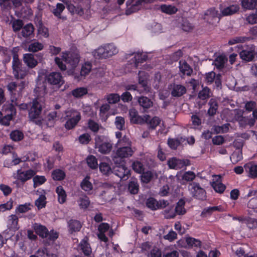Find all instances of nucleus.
<instances>
[{
  "label": "nucleus",
  "instance_id": "f257e3e1",
  "mask_svg": "<svg viewBox=\"0 0 257 257\" xmlns=\"http://www.w3.org/2000/svg\"><path fill=\"white\" fill-rule=\"evenodd\" d=\"M29 117L31 120L34 122L37 125H41V119L39 116L42 111L43 103L41 98H36L29 104Z\"/></svg>",
  "mask_w": 257,
  "mask_h": 257
},
{
  "label": "nucleus",
  "instance_id": "f03ea898",
  "mask_svg": "<svg viewBox=\"0 0 257 257\" xmlns=\"http://www.w3.org/2000/svg\"><path fill=\"white\" fill-rule=\"evenodd\" d=\"M117 52L116 48L113 45L108 44L99 47L93 52V54L96 59H106L116 54Z\"/></svg>",
  "mask_w": 257,
  "mask_h": 257
},
{
  "label": "nucleus",
  "instance_id": "7ed1b4c3",
  "mask_svg": "<svg viewBox=\"0 0 257 257\" xmlns=\"http://www.w3.org/2000/svg\"><path fill=\"white\" fill-rule=\"evenodd\" d=\"M134 151L131 147L123 146L119 147L116 150V153L112 157V160L115 164H120L122 159L128 158L133 155Z\"/></svg>",
  "mask_w": 257,
  "mask_h": 257
},
{
  "label": "nucleus",
  "instance_id": "20e7f679",
  "mask_svg": "<svg viewBox=\"0 0 257 257\" xmlns=\"http://www.w3.org/2000/svg\"><path fill=\"white\" fill-rule=\"evenodd\" d=\"M66 114L67 120L65 124V127L67 130L72 129L80 120V113L75 110H69L66 112Z\"/></svg>",
  "mask_w": 257,
  "mask_h": 257
},
{
  "label": "nucleus",
  "instance_id": "39448f33",
  "mask_svg": "<svg viewBox=\"0 0 257 257\" xmlns=\"http://www.w3.org/2000/svg\"><path fill=\"white\" fill-rule=\"evenodd\" d=\"M188 190L192 196L199 200H205L206 197L205 190L197 182H191L188 185Z\"/></svg>",
  "mask_w": 257,
  "mask_h": 257
},
{
  "label": "nucleus",
  "instance_id": "423d86ee",
  "mask_svg": "<svg viewBox=\"0 0 257 257\" xmlns=\"http://www.w3.org/2000/svg\"><path fill=\"white\" fill-rule=\"evenodd\" d=\"M103 136H97L95 138V148L102 154L109 153L112 149V145L108 141L104 140Z\"/></svg>",
  "mask_w": 257,
  "mask_h": 257
},
{
  "label": "nucleus",
  "instance_id": "0eeeda50",
  "mask_svg": "<svg viewBox=\"0 0 257 257\" xmlns=\"http://www.w3.org/2000/svg\"><path fill=\"white\" fill-rule=\"evenodd\" d=\"M45 82L50 85L56 86L57 88H59L64 83L61 74L57 72H53L46 76Z\"/></svg>",
  "mask_w": 257,
  "mask_h": 257
},
{
  "label": "nucleus",
  "instance_id": "6e6552de",
  "mask_svg": "<svg viewBox=\"0 0 257 257\" xmlns=\"http://www.w3.org/2000/svg\"><path fill=\"white\" fill-rule=\"evenodd\" d=\"M63 59L70 66L72 69H74L78 65L80 61V56L77 52L66 54L62 56Z\"/></svg>",
  "mask_w": 257,
  "mask_h": 257
},
{
  "label": "nucleus",
  "instance_id": "1a4fd4ad",
  "mask_svg": "<svg viewBox=\"0 0 257 257\" xmlns=\"http://www.w3.org/2000/svg\"><path fill=\"white\" fill-rule=\"evenodd\" d=\"M168 165L170 169L178 170L189 165V161L188 160H180L174 157L168 161Z\"/></svg>",
  "mask_w": 257,
  "mask_h": 257
},
{
  "label": "nucleus",
  "instance_id": "9d476101",
  "mask_svg": "<svg viewBox=\"0 0 257 257\" xmlns=\"http://www.w3.org/2000/svg\"><path fill=\"white\" fill-rule=\"evenodd\" d=\"M169 89L173 97H180L186 92L185 87L181 84H172L170 85Z\"/></svg>",
  "mask_w": 257,
  "mask_h": 257
},
{
  "label": "nucleus",
  "instance_id": "9b49d317",
  "mask_svg": "<svg viewBox=\"0 0 257 257\" xmlns=\"http://www.w3.org/2000/svg\"><path fill=\"white\" fill-rule=\"evenodd\" d=\"M114 173L120 179L126 180L130 175V171L124 166L120 165L114 169Z\"/></svg>",
  "mask_w": 257,
  "mask_h": 257
},
{
  "label": "nucleus",
  "instance_id": "f8f14e48",
  "mask_svg": "<svg viewBox=\"0 0 257 257\" xmlns=\"http://www.w3.org/2000/svg\"><path fill=\"white\" fill-rule=\"evenodd\" d=\"M35 174V172L32 169L26 171L18 170L17 171V179L23 182H25L33 177Z\"/></svg>",
  "mask_w": 257,
  "mask_h": 257
},
{
  "label": "nucleus",
  "instance_id": "ddd939ff",
  "mask_svg": "<svg viewBox=\"0 0 257 257\" xmlns=\"http://www.w3.org/2000/svg\"><path fill=\"white\" fill-rule=\"evenodd\" d=\"M33 228L36 233L42 238H47L48 236L49 231L46 227L44 225L35 223L33 225Z\"/></svg>",
  "mask_w": 257,
  "mask_h": 257
},
{
  "label": "nucleus",
  "instance_id": "4468645a",
  "mask_svg": "<svg viewBox=\"0 0 257 257\" xmlns=\"http://www.w3.org/2000/svg\"><path fill=\"white\" fill-rule=\"evenodd\" d=\"M256 53L252 49H247L242 50L239 53L240 57L244 61L249 62L253 60Z\"/></svg>",
  "mask_w": 257,
  "mask_h": 257
},
{
  "label": "nucleus",
  "instance_id": "2eb2a0df",
  "mask_svg": "<svg viewBox=\"0 0 257 257\" xmlns=\"http://www.w3.org/2000/svg\"><path fill=\"white\" fill-rule=\"evenodd\" d=\"M139 84L142 86L143 91L146 93L150 92L151 87L148 85L147 78L144 72L140 71L138 74Z\"/></svg>",
  "mask_w": 257,
  "mask_h": 257
},
{
  "label": "nucleus",
  "instance_id": "dca6fc26",
  "mask_svg": "<svg viewBox=\"0 0 257 257\" xmlns=\"http://www.w3.org/2000/svg\"><path fill=\"white\" fill-rule=\"evenodd\" d=\"M24 62L29 68H33L38 64V61L35 59L32 54H25L23 56Z\"/></svg>",
  "mask_w": 257,
  "mask_h": 257
},
{
  "label": "nucleus",
  "instance_id": "f3484780",
  "mask_svg": "<svg viewBox=\"0 0 257 257\" xmlns=\"http://www.w3.org/2000/svg\"><path fill=\"white\" fill-rule=\"evenodd\" d=\"M25 87V82L22 81L20 84L16 82H12L7 85L8 89L12 93L15 91H17L18 93L21 92Z\"/></svg>",
  "mask_w": 257,
  "mask_h": 257
},
{
  "label": "nucleus",
  "instance_id": "a211bd4d",
  "mask_svg": "<svg viewBox=\"0 0 257 257\" xmlns=\"http://www.w3.org/2000/svg\"><path fill=\"white\" fill-rule=\"evenodd\" d=\"M245 171L248 173V176L255 178L257 177V165L252 163L246 164L244 166Z\"/></svg>",
  "mask_w": 257,
  "mask_h": 257
},
{
  "label": "nucleus",
  "instance_id": "6ab92c4d",
  "mask_svg": "<svg viewBox=\"0 0 257 257\" xmlns=\"http://www.w3.org/2000/svg\"><path fill=\"white\" fill-rule=\"evenodd\" d=\"M34 27L31 23L25 25L22 28L21 34L24 38H31L34 35Z\"/></svg>",
  "mask_w": 257,
  "mask_h": 257
},
{
  "label": "nucleus",
  "instance_id": "aec40b11",
  "mask_svg": "<svg viewBox=\"0 0 257 257\" xmlns=\"http://www.w3.org/2000/svg\"><path fill=\"white\" fill-rule=\"evenodd\" d=\"M79 247L85 255L89 256V257H93V255L91 256V248L87 240L83 239L79 244Z\"/></svg>",
  "mask_w": 257,
  "mask_h": 257
},
{
  "label": "nucleus",
  "instance_id": "412c9836",
  "mask_svg": "<svg viewBox=\"0 0 257 257\" xmlns=\"http://www.w3.org/2000/svg\"><path fill=\"white\" fill-rule=\"evenodd\" d=\"M128 190L132 194H137L139 190V185L136 179H132L128 184Z\"/></svg>",
  "mask_w": 257,
  "mask_h": 257
},
{
  "label": "nucleus",
  "instance_id": "4be33fe9",
  "mask_svg": "<svg viewBox=\"0 0 257 257\" xmlns=\"http://www.w3.org/2000/svg\"><path fill=\"white\" fill-rule=\"evenodd\" d=\"M208 104L210 107L207 111V114L209 116H213L216 114V111L218 109V103L217 101L213 98L210 99Z\"/></svg>",
  "mask_w": 257,
  "mask_h": 257
},
{
  "label": "nucleus",
  "instance_id": "5701e85b",
  "mask_svg": "<svg viewBox=\"0 0 257 257\" xmlns=\"http://www.w3.org/2000/svg\"><path fill=\"white\" fill-rule=\"evenodd\" d=\"M145 0H137L136 3L130 6V8L126 10L125 14L127 15H130L133 13H135L141 9L143 3L145 2Z\"/></svg>",
  "mask_w": 257,
  "mask_h": 257
},
{
  "label": "nucleus",
  "instance_id": "b1692460",
  "mask_svg": "<svg viewBox=\"0 0 257 257\" xmlns=\"http://www.w3.org/2000/svg\"><path fill=\"white\" fill-rule=\"evenodd\" d=\"M14 76L17 79H23L28 74L26 68L20 67L18 69L13 70Z\"/></svg>",
  "mask_w": 257,
  "mask_h": 257
},
{
  "label": "nucleus",
  "instance_id": "393cba45",
  "mask_svg": "<svg viewBox=\"0 0 257 257\" xmlns=\"http://www.w3.org/2000/svg\"><path fill=\"white\" fill-rule=\"evenodd\" d=\"M81 226L80 222L78 220L72 219L68 222L69 230L71 233L79 231Z\"/></svg>",
  "mask_w": 257,
  "mask_h": 257
},
{
  "label": "nucleus",
  "instance_id": "a878e982",
  "mask_svg": "<svg viewBox=\"0 0 257 257\" xmlns=\"http://www.w3.org/2000/svg\"><path fill=\"white\" fill-rule=\"evenodd\" d=\"M179 69L181 73L184 75H190L192 72V69L187 63L186 62L183 61L179 62Z\"/></svg>",
  "mask_w": 257,
  "mask_h": 257
},
{
  "label": "nucleus",
  "instance_id": "bb28decb",
  "mask_svg": "<svg viewBox=\"0 0 257 257\" xmlns=\"http://www.w3.org/2000/svg\"><path fill=\"white\" fill-rule=\"evenodd\" d=\"M138 101L139 104L144 108H149L152 106L153 104L150 99L145 96L139 97Z\"/></svg>",
  "mask_w": 257,
  "mask_h": 257
},
{
  "label": "nucleus",
  "instance_id": "cd10ccee",
  "mask_svg": "<svg viewBox=\"0 0 257 257\" xmlns=\"http://www.w3.org/2000/svg\"><path fill=\"white\" fill-rule=\"evenodd\" d=\"M148 57L146 53H138L135 54L134 57V66L137 68L138 66V64L140 63H143L146 61Z\"/></svg>",
  "mask_w": 257,
  "mask_h": 257
},
{
  "label": "nucleus",
  "instance_id": "c85d7f7f",
  "mask_svg": "<svg viewBox=\"0 0 257 257\" xmlns=\"http://www.w3.org/2000/svg\"><path fill=\"white\" fill-rule=\"evenodd\" d=\"M256 6V0H242L241 6L245 10H253Z\"/></svg>",
  "mask_w": 257,
  "mask_h": 257
},
{
  "label": "nucleus",
  "instance_id": "c756f323",
  "mask_svg": "<svg viewBox=\"0 0 257 257\" xmlns=\"http://www.w3.org/2000/svg\"><path fill=\"white\" fill-rule=\"evenodd\" d=\"M239 10L237 5H232L224 8L221 12L223 16H229L236 13Z\"/></svg>",
  "mask_w": 257,
  "mask_h": 257
},
{
  "label": "nucleus",
  "instance_id": "7c9ffc66",
  "mask_svg": "<svg viewBox=\"0 0 257 257\" xmlns=\"http://www.w3.org/2000/svg\"><path fill=\"white\" fill-rule=\"evenodd\" d=\"M205 16L208 17L209 18L216 19L217 22H219L221 17L220 14L214 8L208 10L205 13Z\"/></svg>",
  "mask_w": 257,
  "mask_h": 257
},
{
  "label": "nucleus",
  "instance_id": "2f4dec72",
  "mask_svg": "<svg viewBox=\"0 0 257 257\" xmlns=\"http://www.w3.org/2000/svg\"><path fill=\"white\" fill-rule=\"evenodd\" d=\"M227 58L222 55L218 56L214 61V64L218 69H222L224 66V64L227 62Z\"/></svg>",
  "mask_w": 257,
  "mask_h": 257
},
{
  "label": "nucleus",
  "instance_id": "473e14b6",
  "mask_svg": "<svg viewBox=\"0 0 257 257\" xmlns=\"http://www.w3.org/2000/svg\"><path fill=\"white\" fill-rule=\"evenodd\" d=\"M161 10L162 12L169 15L175 14L177 12V9L172 5H163L161 6Z\"/></svg>",
  "mask_w": 257,
  "mask_h": 257
},
{
  "label": "nucleus",
  "instance_id": "72a5a7b5",
  "mask_svg": "<svg viewBox=\"0 0 257 257\" xmlns=\"http://www.w3.org/2000/svg\"><path fill=\"white\" fill-rule=\"evenodd\" d=\"M56 192L58 194V199L59 203L62 204L66 201V194L63 187L59 186L56 188Z\"/></svg>",
  "mask_w": 257,
  "mask_h": 257
},
{
  "label": "nucleus",
  "instance_id": "f704fd0d",
  "mask_svg": "<svg viewBox=\"0 0 257 257\" xmlns=\"http://www.w3.org/2000/svg\"><path fill=\"white\" fill-rule=\"evenodd\" d=\"M212 186L216 192L219 193H223L226 188V186L218 179L212 183Z\"/></svg>",
  "mask_w": 257,
  "mask_h": 257
},
{
  "label": "nucleus",
  "instance_id": "c9c22d12",
  "mask_svg": "<svg viewBox=\"0 0 257 257\" xmlns=\"http://www.w3.org/2000/svg\"><path fill=\"white\" fill-rule=\"evenodd\" d=\"M87 93V89L84 87L77 88L71 91V94L75 97L79 98Z\"/></svg>",
  "mask_w": 257,
  "mask_h": 257
},
{
  "label": "nucleus",
  "instance_id": "e433bc0d",
  "mask_svg": "<svg viewBox=\"0 0 257 257\" xmlns=\"http://www.w3.org/2000/svg\"><path fill=\"white\" fill-rule=\"evenodd\" d=\"M185 201L183 199H180L177 202L175 207V212L178 215H183L186 212L184 208Z\"/></svg>",
  "mask_w": 257,
  "mask_h": 257
},
{
  "label": "nucleus",
  "instance_id": "4c0bfd02",
  "mask_svg": "<svg viewBox=\"0 0 257 257\" xmlns=\"http://www.w3.org/2000/svg\"><path fill=\"white\" fill-rule=\"evenodd\" d=\"M146 205L152 210L158 209V201L154 198L150 197L148 198L146 201Z\"/></svg>",
  "mask_w": 257,
  "mask_h": 257
},
{
  "label": "nucleus",
  "instance_id": "58836bf2",
  "mask_svg": "<svg viewBox=\"0 0 257 257\" xmlns=\"http://www.w3.org/2000/svg\"><path fill=\"white\" fill-rule=\"evenodd\" d=\"M115 145L117 147H121L123 146L131 147V142L126 136H124L122 138L118 140Z\"/></svg>",
  "mask_w": 257,
  "mask_h": 257
},
{
  "label": "nucleus",
  "instance_id": "ea45409f",
  "mask_svg": "<svg viewBox=\"0 0 257 257\" xmlns=\"http://www.w3.org/2000/svg\"><path fill=\"white\" fill-rule=\"evenodd\" d=\"M13 63L12 67L13 70L16 69H18L19 67L22 66V64L19 59L18 55L15 52L13 51Z\"/></svg>",
  "mask_w": 257,
  "mask_h": 257
},
{
  "label": "nucleus",
  "instance_id": "a19ab883",
  "mask_svg": "<svg viewBox=\"0 0 257 257\" xmlns=\"http://www.w3.org/2000/svg\"><path fill=\"white\" fill-rule=\"evenodd\" d=\"M46 198L44 195H41L35 201V204L38 209H40L45 207L46 204Z\"/></svg>",
  "mask_w": 257,
  "mask_h": 257
},
{
  "label": "nucleus",
  "instance_id": "79ce46f5",
  "mask_svg": "<svg viewBox=\"0 0 257 257\" xmlns=\"http://www.w3.org/2000/svg\"><path fill=\"white\" fill-rule=\"evenodd\" d=\"M43 48V45L42 43L38 42H35L31 43L28 48L30 52H36L39 50H41Z\"/></svg>",
  "mask_w": 257,
  "mask_h": 257
},
{
  "label": "nucleus",
  "instance_id": "37998d69",
  "mask_svg": "<svg viewBox=\"0 0 257 257\" xmlns=\"http://www.w3.org/2000/svg\"><path fill=\"white\" fill-rule=\"evenodd\" d=\"M229 123H225L221 126L215 125L213 126V130L216 134L226 133L229 130Z\"/></svg>",
  "mask_w": 257,
  "mask_h": 257
},
{
  "label": "nucleus",
  "instance_id": "c03bdc74",
  "mask_svg": "<svg viewBox=\"0 0 257 257\" xmlns=\"http://www.w3.org/2000/svg\"><path fill=\"white\" fill-rule=\"evenodd\" d=\"M87 163L90 168L94 169L97 168L98 164L95 157L90 155L87 158Z\"/></svg>",
  "mask_w": 257,
  "mask_h": 257
},
{
  "label": "nucleus",
  "instance_id": "a18cd8bd",
  "mask_svg": "<svg viewBox=\"0 0 257 257\" xmlns=\"http://www.w3.org/2000/svg\"><path fill=\"white\" fill-rule=\"evenodd\" d=\"M92 68L91 64L89 62L85 63L82 66L80 75L82 76H85L89 74Z\"/></svg>",
  "mask_w": 257,
  "mask_h": 257
},
{
  "label": "nucleus",
  "instance_id": "49530a36",
  "mask_svg": "<svg viewBox=\"0 0 257 257\" xmlns=\"http://www.w3.org/2000/svg\"><path fill=\"white\" fill-rule=\"evenodd\" d=\"M11 138L14 141H20L23 139V134L20 131L16 130L10 134Z\"/></svg>",
  "mask_w": 257,
  "mask_h": 257
},
{
  "label": "nucleus",
  "instance_id": "de8ad7c7",
  "mask_svg": "<svg viewBox=\"0 0 257 257\" xmlns=\"http://www.w3.org/2000/svg\"><path fill=\"white\" fill-rule=\"evenodd\" d=\"M79 201V205L81 208L86 209L90 204L89 198L85 195L80 197Z\"/></svg>",
  "mask_w": 257,
  "mask_h": 257
},
{
  "label": "nucleus",
  "instance_id": "09e8293b",
  "mask_svg": "<svg viewBox=\"0 0 257 257\" xmlns=\"http://www.w3.org/2000/svg\"><path fill=\"white\" fill-rule=\"evenodd\" d=\"M52 176L53 179L55 180H61L64 178L65 174L62 170L58 169L54 170Z\"/></svg>",
  "mask_w": 257,
  "mask_h": 257
},
{
  "label": "nucleus",
  "instance_id": "8fccbe9b",
  "mask_svg": "<svg viewBox=\"0 0 257 257\" xmlns=\"http://www.w3.org/2000/svg\"><path fill=\"white\" fill-rule=\"evenodd\" d=\"M99 170L104 175H109L112 172L109 165L106 163H101L99 165Z\"/></svg>",
  "mask_w": 257,
  "mask_h": 257
},
{
  "label": "nucleus",
  "instance_id": "3c124183",
  "mask_svg": "<svg viewBox=\"0 0 257 257\" xmlns=\"http://www.w3.org/2000/svg\"><path fill=\"white\" fill-rule=\"evenodd\" d=\"M106 99L110 104L117 103L120 100V96L116 93H111L106 96Z\"/></svg>",
  "mask_w": 257,
  "mask_h": 257
},
{
  "label": "nucleus",
  "instance_id": "603ef678",
  "mask_svg": "<svg viewBox=\"0 0 257 257\" xmlns=\"http://www.w3.org/2000/svg\"><path fill=\"white\" fill-rule=\"evenodd\" d=\"M150 118V116L149 115H145L143 116L138 115L132 123L136 124H143L146 122H148Z\"/></svg>",
  "mask_w": 257,
  "mask_h": 257
},
{
  "label": "nucleus",
  "instance_id": "864d4df0",
  "mask_svg": "<svg viewBox=\"0 0 257 257\" xmlns=\"http://www.w3.org/2000/svg\"><path fill=\"white\" fill-rule=\"evenodd\" d=\"M141 181L145 183H148L153 178V174L151 172L147 171L143 172L141 176Z\"/></svg>",
  "mask_w": 257,
  "mask_h": 257
},
{
  "label": "nucleus",
  "instance_id": "5fc2aeb1",
  "mask_svg": "<svg viewBox=\"0 0 257 257\" xmlns=\"http://www.w3.org/2000/svg\"><path fill=\"white\" fill-rule=\"evenodd\" d=\"M64 9L65 6L63 4L58 3L56 5V8L53 10V13L56 17L61 18V14Z\"/></svg>",
  "mask_w": 257,
  "mask_h": 257
},
{
  "label": "nucleus",
  "instance_id": "6e6d98bb",
  "mask_svg": "<svg viewBox=\"0 0 257 257\" xmlns=\"http://www.w3.org/2000/svg\"><path fill=\"white\" fill-rule=\"evenodd\" d=\"M125 121L123 117L121 116H116L115 117V125L119 130H122L124 127Z\"/></svg>",
  "mask_w": 257,
  "mask_h": 257
},
{
  "label": "nucleus",
  "instance_id": "4d7b16f0",
  "mask_svg": "<svg viewBox=\"0 0 257 257\" xmlns=\"http://www.w3.org/2000/svg\"><path fill=\"white\" fill-rule=\"evenodd\" d=\"M210 96V89L207 87L204 88L198 94V97L202 100L208 98Z\"/></svg>",
  "mask_w": 257,
  "mask_h": 257
},
{
  "label": "nucleus",
  "instance_id": "13d9d810",
  "mask_svg": "<svg viewBox=\"0 0 257 257\" xmlns=\"http://www.w3.org/2000/svg\"><path fill=\"white\" fill-rule=\"evenodd\" d=\"M187 244L190 246L198 247L201 245V241L192 237H188L186 239Z\"/></svg>",
  "mask_w": 257,
  "mask_h": 257
},
{
  "label": "nucleus",
  "instance_id": "bf43d9fd",
  "mask_svg": "<svg viewBox=\"0 0 257 257\" xmlns=\"http://www.w3.org/2000/svg\"><path fill=\"white\" fill-rule=\"evenodd\" d=\"M30 206L31 205L30 203L20 205L17 208L16 211V212H19L21 213L27 212L31 209Z\"/></svg>",
  "mask_w": 257,
  "mask_h": 257
},
{
  "label": "nucleus",
  "instance_id": "052dcab7",
  "mask_svg": "<svg viewBox=\"0 0 257 257\" xmlns=\"http://www.w3.org/2000/svg\"><path fill=\"white\" fill-rule=\"evenodd\" d=\"M132 167L133 170L138 173H141L144 171L143 165L139 161L134 162L132 165Z\"/></svg>",
  "mask_w": 257,
  "mask_h": 257
},
{
  "label": "nucleus",
  "instance_id": "680f3d73",
  "mask_svg": "<svg viewBox=\"0 0 257 257\" xmlns=\"http://www.w3.org/2000/svg\"><path fill=\"white\" fill-rule=\"evenodd\" d=\"M196 175L193 172L188 171L184 173L182 179L186 181H193L195 178Z\"/></svg>",
  "mask_w": 257,
  "mask_h": 257
},
{
  "label": "nucleus",
  "instance_id": "e2e57ef3",
  "mask_svg": "<svg viewBox=\"0 0 257 257\" xmlns=\"http://www.w3.org/2000/svg\"><path fill=\"white\" fill-rule=\"evenodd\" d=\"M24 25V23L23 21L21 20H16L13 21L12 24V27L13 30L15 32H17L20 30V29H22L23 26Z\"/></svg>",
  "mask_w": 257,
  "mask_h": 257
},
{
  "label": "nucleus",
  "instance_id": "0e129e2a",
  "mask_svg": "<svg viewBox=\"0 0 257 257\" xmlns=\"http://www.w3.org/2000/svg\"><path fill=\"white\" fill-rule=\"evenodd\" d=\"M245 223L248 228L253 229L257 227V219L252 218H247L245 219Z\"/></svg>",
  "mask_w": 257,
  "mask_h": 257
},
{
  "label": "nucleus",
  "instance_id": "69168bd1",
  "mask_svg": "<svg viewBox=\"0 0 257 257\" xmlns=\"http://www.w3.org/2000/svg\"><path fill=\"white\" fill-rule=\"evenodd\" d=\"M81 186L82 189L85 191H89L92 189V184L86 179L82 181L81 183Z\"/></svg>",
  "mask_w": 257,
  "mask_h": 257
},
{
  "label": "nucleus",
  "instance_id": "338daca9",
  "mask_svg": "<svg viewBox=\"0 0 257 257\" xmlns=\"http://www.w3.org/2000/svg\"><path fill=\"white\" fill-rule=\"evenodd\" d=\"M246 21L249 24L252 25L257 23V11L249 15L246 18Z\"/></svg>",
  "mask_w": 257,
  "mask_h": 257
},
{
  "label": "nucleus",
  "instance_id": "774afa93",
  "mask_svg": "<svg viewBox=\"0 0 257 257\" xmlns=\"http://www.w3.org/2000/svg\"><path fill=\"white\" fill-rule=\"evenodd\" d=\"M149 257H162V253L161 250L157 248H153L148 254Z\"/></svg>",
  "mask_w": 257,
  "mask_h": 257
}]
</instances>
